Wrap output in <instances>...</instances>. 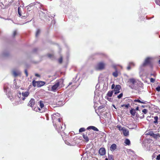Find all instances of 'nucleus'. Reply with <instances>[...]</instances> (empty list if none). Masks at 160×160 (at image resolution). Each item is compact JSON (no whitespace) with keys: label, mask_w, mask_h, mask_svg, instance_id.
<instances>
[{"label":"nucleus","mask_w":160,"mask_h":160,"mask_svg":"<svg viewBox=\"0 0 160 160\" xmlns=\"http://www.w3.org/2000/svg\"><path fill=\"white\" fill-rule=\"evenodd\" d=\"M117 128L118 129L119 131H122L124 128H125L124 127H122L120 125H118L116 126Z\"/></svg>","instance_id":"nucleus-20"},{"label":"nucleus","mask_w":160,"mask_h":160,"mask_svg":"<svg viewBox=\"0 0 160 160\" xmlns=\"http://www.w3.org/2000/svg\"><path fill=\"white\" fill-rule=\"evenodd\" d=\"M130 113L133 116H134L136 113L135 110L133 109H132L130 110Z\"/></svg>","instance_id":"nucleus-18"},{"label":"nucleus","mask_w":160,"mask_h":160,"mask_svg":"<svg viewBox=\"0 0 160 160\" xmlns=\"http://www.w3.org/2000/svg\"><path fill=\"white\" fill-rule=\"evenodd\" d=\"M108 159L109 160H114L113 156L112 155H108Z\"/></svg>","instance_id":"nucleus-23"},{"label":"nucleus","mask_w":160,"mask_h":160,"mask_svg":"<svg viewBox=\"0 0 160 160\" xmlns=\"http://www.w3.org/2000/svg\"><path fill=\"white\" fill-rule=\"evenodd\" d=\"M38 103L40 107V108H38V110L39 112H45V109L44 102L42 101H40Z\"/></svg>","instance_id":"nucleus-4"},{"label":"nucleus","mask_w":160,"mask_h":160,"mask_svg":"<svg viewBox=\"0 0 160 160\" xmlns=\"http://www.w3.org/2000/svg\"><path fill=\"white\" fill-rule=\"evenodd\" d=\"M18 96L19 98H20L21 97V93L20 92H18Z\"/></svg>","instance_id":"nucleus-44"},{"label":"nucleus","mask_w":160,"mask_h":160,"mask_svg":"<svg viewBox=\"0 0 160 160\" xmlns=\"http://www.w3.org/2000/svg\"><path fill=\"white\" fill-rule=\"evenodd\" d=\"M18 13L20 16H21V11L20 10V8L19 7L18 8Z\"/></svg>","instance_id":"nucleus-31"},{"label":"nucleus","mask_w":160,"mask_h":160,"mask_svg":"<svg viewBox=\"0 0 160 160\" xmlns=\"http://www.w3.org/2000/svg\"><path fill=\"white\" fill-rule=\"evenodd\" d=\"M148 134L155 138H157L158 137V134H155L154 133L152 132H149Z\"/></svg>","instance_id":"nucleus-13"},{"label":"nucleus","mask_w":160,"mask_h":160,"mask_svg":"<svg viewBox=\"0 0 160 160\" xmlns=\"http://www.w3.org/2000/svg\"><path fill=\"white\" fill-rule=\"evenodd\" d=\"M92 130L95 131H99L98 129L94 126H93V127Z\"/></svg>","instance_id":"nucleus-35"},{"label":"nucleus","mask_w":160,"mask_h":160,"mask_svg":"<svg viewBox=\"0 0 160 160\" xmlns=\"http://www.w3.org/2000/svg\"><path fill=\"white\" fill-rule=\"evenodd\" d=\"M35 100L34 99L32 98L28 102V105L31 107H33L35 105Z\"/></svg>","instance_id":"nucleus-8"},{"label":"nucleus","mask_w":160,"mask_h":160,"mask_svg":"<svg viewBox=\"0 0 160 160\" xmlns=\"http://www.w3.org/2000/svg\"><path fill=\"white\" fill-rule=\"evenodd\" d=\"M127 69L128 70H129L131 69V66L129 65V64L127 67Z\"/></svg>","instance_id":"nucleus-42"},{"label":"nucleus","mask_w":160,"mask_h":160,"mask_svg":"<svg viewBox=\"0 0 160 160\" xmlns=\"http://www.w3.org/2000/svg\"><path fill=\"white\" fill-rule=\"evenodd\" d=\"M124 143L127 145H130V142L128 139H126L124 141Z\"/></svg>","instance_id":"nucleus-19"},{"label":"nucleus","mask_w":160,"mask_h":160,"mask_svg":"<svg viewBox=\"0 0 160 160\" xmlns=\"http://www.w3.org/2000/svg\"><path fill=\"white\" fill-rule=\"evenodd\" d=\"M130 104L129 103H128L127 104H123L121 105L122 107H125L126 108H128Z\"/></svg>","instance_id":"nucleus-26"},{"label":"nucleus","mask_w":160,"mask_h":160,"mask_svg":"<svg viewBox=\"0 0 160 160\" xmlns=\"http://www.w3.org/2000/svg\"><path fill=\"white\" fill-rule=\"evenodd\" d=\"M17 34V31L16 30L14 31L13 32L12 36L13 37H14Z\"/></svg>","instance_id":"nucleus-36"},{"label":"nucleus","mask_w":160,"mask_h":160,"mask_svg":"<svg viewBox=\"0 0 160 160\" xmlns=\"http://www.w3.org/2000/svg\"><path fill=\"white\" fill-rule=\"evenodd\" d=\"M129 82L131 85V86H130V88L132 89H135L134 85H135L137 82L136 80L133 78H131L129 79Z\"/></svg>","instance_id":"nucleus-5"},{"label":"nucleus","mask_w":160,"mask_h":160,"mask_svg":"<svg viewBox=\"0 0 160 160\" xmlns=\"http://www.w3.org/2000/svg\"><path fill=\"white\" fill-rule=\"evenodd\" d=\"M151 58L149 57L147 58L145 60L143 64V66H144L150 64L151 62Z\"/></svg>","instance_id":"nucleus-7"},{"label":"nucleus","mask_w":160,"mask_h":160,"mask_svg":"<svg viewBox=\"0 0 160 160\" xmlns=\"http://www.w3.org/2000/svg\"><path fill=\"white\" fill-rule=\"evenodd\" d=\"M156 90L159 92L160 91V86H158L156 88Z\"/></svg>","instance_id":"nucleus-40"},{"label":"nucleus","mask_w":160,"mask_h":160,"mask_svg":"<svg viewBox=\"0 0 160 160\" xmlns=\"http://www.w3.org/2000/svg\"><path fill=\"white\" fill-rule=\"evenodd\" d=\"M115 85L114 84H112L111 86V88L112 89H113L115 88Z\"/></svg>","instance_id":"nucleus-45"},{"label":"nucleus","mask_w":160,"mask_h":160,"mask_svg":"<svg viewBox=\"0 0 160 160\" xmlns=\"http://www.w3.org/2000/svg\"><path fill=\"white\" fill-rule=\"evenodd\" d=\"M117 148V145L115 144H113L110 147V149L111 151H114Z\"/></svg>","instance_id":"nucleus-12"},{"label":"nucleus","mask_w":160,"mask_h":160,"mask_svg":"<svg viewBox=\"0 0 160 160\" xmlns=\"http://www.w3.org/2000/svg\"><path fill=\"white\" fill-rule=\"evenodd\" d=\"M35 76H37V77L39 76V75L38 74H35Z\"/></svg>","instance_id":"nucleus-47"},{"label":"nucleus","mask_w":160,"mask_h":160,"mask_svg":"<svg viewBox=\"0 0 160 160\" xmlns=\"http://www.w3.org/2000/svg\"><path fill=\"white\" fill-rule=\"evenodd\" d=\"M37 81H36L35 80H33L32 81V85L33 87H35L37 86L36 83L37 84Z\"/></svg>","instance_id":"nucleus-28"},{"label":"nucleus","mask_w":160,"mask_h":160,"mask_svg":"<svg viewBox=\"0 0 160 160\" xmlns=\"http://www.w3.org/2000/svg\"><path fill=\"white\" fill-rule=\"evenodd\" d=\"M25 98L24 97L22 98V100H25Z\"/></svg>","instance_id":"nucleus-49"},{"label":"nucleus","mask_w":160,"mask_h":160,"mask_svg":"<svg viewBox=\"0 0 160 160\" xmlns=\"http://www.w3.org/2000/svg\"><path fill=\"white\" fill-rule=\"evenodd\" d=\"M106 64L103 62H101L98 63L96 67L97 70H102L105 68Z\"/></svg>","instance_id":"nucleus-3"},{"label":"nucleus","mask_w":160,"mask_h":160,"mask_svg":"<svg viewBox=\"0 0 160 160\" xmlns=\"http://www.w3.org/2000/svg\"><path fill=\"white\" fill-rule=\"evenodd\" d=\"M45 82L43 81H37V86L38 87H41L45 84Z\"/></svg>","instance_id":"nucleus-10"},{"label":"nucleus","mask_w":160,"mask_h":160,"mask_svg":"<svg viewBox=\"0 0 160 160\" xmlns=\"http://www.w3.org/2000/svg\"><path fill=\"white\" fill-rule=\"evenodd\" d=\"M121 88V86L119 85H117L116 86L114 90L115 91V94H117L120 92V90Z\"/></svg>","instance_id":"nucleus-6"},{"label":"nucleus","mask_w":160,"mask_h":160,"mask_svg":"<svg viewBox=\"0 0 160 160\" xmlns=\"http://www.w3.org/2000/svg\"><path fill=\"white\" fill-rule=\"evenodd\" d=\"M150 82H153L155 81V79H154V78H151L150 79Z\"/></svg>","instance_id":"nucleus-38"},{"label":"nucleus","mask_w":160,"mask_h":160,"mask_svg":"<svg viewBox=\"0 0 160 160\" xmlns=\"http://www.w3.org/2000/svg\"><path fill=\"white\" fill-rule=\"evenodd\" d=\"M113 107L114 108H116V107H115V106L114 105H113Z\"/></svg>","instance_id":"nucleus-52"},{"label":"nucleus","mask_w":160,"mask_h":160,"mask_svg":"<svg viewBox=\"0 0 160 160\" xmlns=\"http://www.w3.org/2000/svg\"><path fill=\"white\" fill-rule=\"evenodd\" d=\"M29 92H23L22 93V95L24 97H27L29 95Z\"/></svg>","instance_id":"nucleus-16"},{"label":"nucleus","mask_w":160,"mask_h":160,"mask_svg":"<svg viewBox=\"0 0 160 160\" xmlns=\"http://www.w3.org/2000/svg\"><path fill=\"white\" fill-rule=\"evenodd\" d=\"M112 75L115 78L117 77L118 76V72L117 70L116 69L115 72H113L112 73Z\"/></svg>","instance_id":"nucleus-17"},{"label":"nucleus","mask_w":160,"mask_h":160,"mask_svg":"<svg viewBox=\"0 0 160 160\" xmlns=\"http://www.w3.org/2000/svg\"><path fill=\"white\" fill-rule=\"evenodd\" d=\"M72 82H70V83H69V84L68 86H69V85H71V84H72Z\"/></svg>","instance_id":"nucleus-48"},{"label":"nucleus","mask_w":160,"mask_h":160,"mask_svg":"<svg viewBox=\"0 0 160 160\" xmlns=\"http://www.w3.org/2000/svg\"><path fill=\"white\" fill-rule=\"evenodd\" d=\"M13 74L14 77H16L20 74V73L16 71H13Z\"/></svg>","instance_id":"nucleus-21"},{"label":"nucleus","mask_w":160,"mask_h":160,"mask_svg":"<svg viewBox=\"0 0 160 160\" xmlns=\"http://www.w3.org/2000/svg\"><path fill=\"white\" fill-rule=\"evenodd\" d=\"M134 102H139V103H142V104H145V103H146L145 102L141 101L139 99H135V100H134Z\"/></svg>","instance_id":"nucleus-22"},{"label":"nucleus","mask_w":160,"mask_h":160,"mask_svg":"<svg viewBox=\"0 0 160 160\" xmlns=\"http://www.w3.org/2000/svg\"><path fill=\"white\" fill-rule=\"evenodd\" d=\"M83 137L86 142H88L89 141V139L87 136V134H85V133H84L83 135Z\"/></svg>","instance_id":"nucleus-14"},{"label":"nucleus","mask_w":160,"mask_h":160,"mask_svg":"<svg viewBox=\"0 0 160 160\" xmlns=\"http://www.w3.org/2000/svg\"><path fill=\"white\" fill-rule=\"evenodd\" d=\"M85 129L84 128H80L79 129V132H82L85 131Z\"/></svg>","instance_id":"nucleus-30"},{"label":"nucleus","mask_w":160,"mask_h":160,"mask_svg":"<svg viewBox=\"0 0 160 160\" xmlns=\"http://www.w3.org/2000/svg\"><path fill=\"white\" fill-rule=\"evenodd\" d=\"M93 126H89L87 128V129H88V130H89L90 129H92V128H93Z\"/></svg>","instance_id":"nucleus-41"},{"label":"nucleus","mask_w":160,"mask_h":160,"mask_svg":"<svg viewBox=\"0 0 160 160\" xmlns=\"http://www.w3.org/2000/svg\"><path fill=\"white\" fill-rule=\"evenodd\" d=\"M158 63L159 64H160V59L159 60Z\"/></svg>","instance_id":"nucleus-51"},{"label":"nucleus","mask_w":160,"mask_h":160,"mask_svg":"<svg viewBox=\"0 0 160 160\" xmlns=\"http://www.w3.org/2000/svg\"><path fill=\"white\" fill-rule=\"evenodd\" d=\"M113 93V91H109L107 94V96L109 97H111Z\"/></svg>","instance_id":"nucleus-15"},{"label":"nucleus","mask_w":160,"mask_h":160,"mask_svg":"<svg viewBox=\"0 0 160 160\" xmlns=\"http://www.w3.org/2000/svg\"><path fill=\"white\" fill-rule=\"evenodd\" d=\"M62 81L61 80H59L56 81L55 84L53 85L51 88V91L53 92H55L57 89L60 88H59L60 82H61Z\"/></svg>","instance_id":"nucleus-2"},{"label":"nucleus","mask_w":160,"mask_h":160,"mask_svg":"<svg viewBox=\"0 0 160 160\" xmlns=\"http://www.w3.org/2000/svg\"><path fill=\"white\" fill-rule=\"evenodd\" d=\"M40 30L39 29H38L36 32V37H38V35L40 33Z\"/></svg>","instance_id":"nucleus-29"},{"label":"nucleus","mask_w":160,"mask_h":160,"mask_svg":"<svg viewBox=\"0 0 160 160\" xmlns=\"http://www.w3.org/2000/svg\"><path fill=\"white\" fill-rule=\"evenodd\" d=\"M52 118L53 125L59 133L62 132L65 128H62L61 124V119L59 117V114L57 113L52 116Z\"/></svg>","instance_id":"nucleus-1"},{"label":"nucleus","mask_w":160,"mask_h":160,"mask_svg":"<svg viewBox=\"0 0 160 160\" xmlns=\"http://www.w3.org/2000/svg\"><path fill=\"white\" fill-rule=\"evenodd\" d=\"M142 112L144 114H146L148 112V110L146 109H144L142 110Z\"/></svg>","instance_id":"nucleus-33"},{"label":"nucleus","mask_w":160,"mask_h":160,"mask_svg":"<svg viewBox=\"0 0 160 160\" xmlns=\"http://www.w3.org/2000/svg\"><path fill=\"white\" fill-rule=\"evenodd\" d=\"M141 107H142V108H144V107H145V106H144V105H142V106H141Z\"/></svg>","instance_id":"nucleus-50"},{"label":"nucleus","mask_w":160,"mask_h":160,"mask_svg":"<svg viewBox=\"0 0 160 160\" xmlns=\"http://www.w3.org/2000/svg\"><path fill=\"white\" fill-rule=\"evenodd\" d=\"M25 73L26 74V76L27 77L28 76V71H27V69H25Z\"/></svg>","instance_id":"nucleus-39"},{"label":"nucleus","mask_w":160,"mask_h":160,"mask_svg":"<svg viewBox=\"0 0 160 160\" xmlns=\"http://www.w3.org/2000/svg\"><path fill=\"white\" fill-rule=\"evenodd\" d=\"M58 61L59 63L61 64L62 62V57L61 56L60 58L58 59Z\"/></svg>","instance_id":"nucleus-24"},{"label":"nucleus","mask_w":160,"mask_h":160,"mask_svg":"<svg viewBox=\"0 0 160 160\" xmlns=\"http://www.w3.org/2000/svg\"><path fill=\"white\" fill-rule=\"evenodd\" d=\"M155 2L157 4L160 6V0H155Z\"/></svg>","instance_id":"nucleus-32"},{"label":"nucleus","mask_w":160,"mask_h":160,"mask_svg":"<svg viewBox=\"0 0 160 160\" xmlns=\"http://www.w3.org/2000/svg\"><path fill=\"white\" fill-rule=\"evenodd\" d=\"M154 121L153 122L155 124H156L158 123V116H155L154 117Z\"/></svg>","instance_id":"nucleus-25"},{"label":"nucleus","mask_w":160,"mask_h":160,"mask_svg":"<svg viewBox=\"0 0 160 160\" xmlns=\"http://www.w3.org/2000/svg\"><path fill=\"white\" fill-rule=\"evenodd\" d=\"M99 153L101 156L104 155L106 153L105 148H101L99 150Z\"/></svg>","instance_id":"nucleus-9"},{"label":"nucleus","mask_w":160,"mask_h":160,"mask_svg":"<svg viewBox=\"0 0 160 160\" xmlns=\"http://www.w3.org/2000/svg\"><path fill=\"white\" fill-rule=\"evenodd\" d=\"M139 108L138 107H137L136 108V110H138Z\"/></svg>","instance_id":"nucleus-46"},{"label":"nucleus","mask_w":160,"mask_h":160,"mask_svg":"<svg viewBox=\"0 0 160 160\" xmlns=\"http://www.w3.org/2000/svg\"><path fill=\"white\" fill-rule=\"evenodd\" d=\"M47 56L50 58L53 57L54 55L53 54L48 53L47 54Z\"/></svg>","instance_id":"nucleus-27"},{"label":"nucleus","mask_w":160,"mask_h":160,"mask_svg":"<svg viewBox=\"0 0 160 160\" xmlns=\"http://www.w3.org/2000/svg\"><path fill=\"white\" fill-rule=\"evenodd\" d=\"M123 96V93H121L117 97L119 99L121 98Z\"/></svg>","instance_id":"nucleus-34"},{"label":"nucleus","mask_w":160,"mask_h":160,"mask_svg":"<svg viewBox=\"0 0 160 160\" xmlns=\"http://www.w3.org/2000/svg\"><path fill=\"white\" fill-rule=\"evenodd\" d=\"M156 159L157 160H160V154L157 156Z\"/></svg>","instance_id":"nucleus-43"},{"label":"nucleus","mask_w":160,"mask_h":160,"mask_svg":"<svg viewBox=\"0 0 160 160\" xmlns=\"http://www.w3.org/2000/svg\"><path fill=\"white\" fill-rule=\"evenodd\" d=\"M129 65L131 66H135V64L133 62H130L129 63Z\"/></svg>","instance_id":"nucleus-37"},{"label":"nucleus","mask_w":160,"mask_h":160,"mask_svg":"<svg viewBox=\"0 0 160 160\" xmlns=\"http://www.w3.org/2000/svg\"><path fill=\"white\" fill-rule=\"evenodd\" d=\"M122 131L123 132V135L124 136H128L129 134V132L128 129H126L125 128Z\"/></svg>","instance_id":"nucleus-11"}]
</instances>
